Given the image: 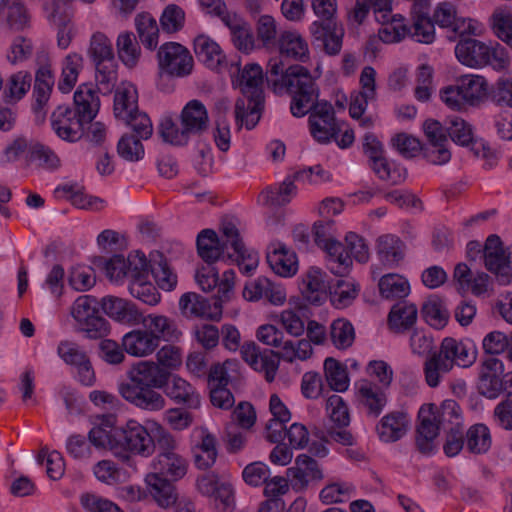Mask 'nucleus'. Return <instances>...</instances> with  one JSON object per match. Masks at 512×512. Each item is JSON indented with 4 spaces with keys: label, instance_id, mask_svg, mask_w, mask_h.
<instances>
[{
    "label": "nucleus",
    "instance_id": "obj_1",
    "mask_svg": "<svg viewBox=\"0 0 512 512\" xmlns=\"http://www.w3.org/2000/svg\"><path fill=\"white\" fill-rule=\"evenodd\" d=\"M267 73L275 93L295 91L290 105L293 116L303 117L310 110H315L319 96L315 80L322 74L320 64H317L314 72L311 73L306 67L299 64L285 68L283 60L274 57L268 63Z\"/></svg>",
    "mask_w": 512,
    "mask_h": 512
},
{
    "label": "nucleus",
    "instance_id": "obj_2",
    "mask_svg": "<svg viewBox=\"0 0 512 512\" xmlns=\"http://www.w3.org/2000/svg\"><path fill=\"white\" fill-rule=\"evenodd\" d=\"M129 382L119 384L118 391L130 404L147 411H159L165 407V398L155 388H162L168 378L154 361L134 363L127 371Z\"/></svg>",
    "mask_w": 512,
    "mask_h": 512
},
{
    "label": "nucleus",
    "instance_id": "obj_3",
    "mask_svg": "<svg viewBox=\"0 0 512 512\" xmlns=\"http://www.w3.org/2000/svg\"><path fill=\"white\" fill-rule=\"evenodd\" d=\"M242 97L236 101L235 117L240 125L252 129L258 123L264 104L263 71L259 64L249 63L236 80Z\"/></svg>",
    "mask_w": 512,
    "mask_h": 512
},
{
    "label": "nucleus",
    "instance_id": "obj_4",
    "mask_svg": "<svg viewBox=\"0 0 512 512\" xmlns=\"http://www.w3.org/2000/svg\"><path fill=\"white\" fill-rule=\"evenodd\" d=\"M235 279V271L232 269L222 273L220 288L213 303L197 293L183 294L179 300L182 315L187 318L219 321L223 314V304L230 301L234 295Z\"/></svg>",
    "mask_w": 512,
    "mask_h": 512
},
{
    "label": "nucleus",
    "instance_id": "obj_5",
    "mask_svg": "<svg viewBox=\"0 0 512 512\" xmlns=\"http://www.w3.org/2000/svg\"><path fill=\"white\" fill-rule=\"evenodd\" d=\"M222 344L229 350L235 352L240 348V355L253 370L264 375L268 382H273L279 369V360L274 356L273 351H262L253 341L245 342L240 346L241 335L238 328L232 324H224L221 327Z\"/></svg>",
    "mask_w": 512,
    "mask_h": 512
},
{
    "label": "nucleus",
    "instance_id": "obj_6",
    "mask_svg": "<svg viewBox=\"0 0 512 512\" xmlns=\"http://www.w3.org/2000/svg\"><path fill=\"white\" fill-rule=\"evenodd\" d=\"M159 447L158 455L152 461L154 472L172 480L183 478L188 470L187 460L177 453L175 437L158 421L149 422Z\"/></svg>",
    "mask_w": 512,
    "mask_h": 512
},
{
    "label": "nucleus",
    "instance_id": "obj_7",
    "mask_svg": "<svg viewBox=\"0 0 512 512\" xmlns=\"http://www.w3.org/2000/svg\"><path fill=\"white\" fill-rule=\"evenodd\" d=\"M455 55L458 61L470 68L487 65L494 69H504L509 64V57L504 47L488 44L476 39H466L457 43Z\"/></svg>",
    "mask_w": 512,
    "mask_h": 512
},
{
    "label": "nucleus",
    "instance_id": "obj_8",
    "mask_svg": "<svg viewBox=\"0 0 512 512\" xmlns=\"http://www.w3.org/2000/svg\"><path fill=\"white\" fill-rule=\"evenodd\" d=\"M154 419H147L145 424L136 419H129L121 427V450L119 458L123 461L129 460L130 455L149 457L155 452L156 442L153 438L152 428L149 422Z\"/></svg>",
    "mask_w": 512,
    "mask_h": 512
},
{
    "label": "nucleus",
    "instance_id": "obj_9",
    "mask_svg": "<svg viewBox=\"0 0 512 512\" xmlns=\"http://www.w3.org/2000/svg\"><path fill=\"white\" fill-rule=\"evenodd\" d=\"M159 75L183 78L190 75L194 68V59L188 48L178 42H167L160 46L157 53Z\"/></svg>",
    "mask_w": 512,
    "mask_h": 512
},
{
    "label": "nucleus",
    "instance_id": "obj_10",
    "mask_svg": "<svg viewBox=\"0 0 512 512\" xmlns=\"http://www.w3.org/2000/svg\"><path fill=\"white\" fill-rule=\"evenodd\" d=\"M71 315L90 338L102 337L109 331L108 322L99 315L97 301L92 296L78 297L71 307Z\"/></svg>",
    "mask_w": 512,
    "mask_h": 512
},
{
    "label": "nucleus",
    "instance_id": "obj_11",
    "mask_svg": "<svg viewBox=\"0 0 512 512\" xmlns=\"http://www.w3.org/2000/svg\"><path fill=\"white\" fill-rule=\"evenodd\" d=\"M440 405L423 404L418 412L416 444L423 454H430L436 449V439L442 423Z\"/></svg>",
    "mask_w": 512,
    "mask_h": 512
},
{
    "label": "nucleus",
    "instance_id": "obj_12",
    "mask_svg": "<svg viewBox=\"0 0 512 512\" xmlns=\"http://www.w3.org/2000/svg\"><path fill=\"white\" fill-rule=\"evenodd\" d=\"M485 266L504 284L512 282V246L503 247L497 235H490L484 247Z\"/></svg>",
    "mask_w": 512,
    "mask_h": 512
},
{
    "label": "nucleus",
    "instance_id": "obj_13",
    "mask_svg": "<svg viewBox=\"0 0 512 512\" xmlns=\"http://www.w3.org/2000/svg\"><path fill=\"white\" fill-rule=\"evenodd\" d=\"M197 491L221 506L223 511H231L235 506V494L230 483L222 481L215 473H207L197 478Z\"/></svg>",
    "mask_w": 512,
    "mask_h": 512
},
{
    "label": "nucleus",
    "instance_id": "obj_14",
    "mask_svg": "<svg viewBox=\"0 0 512 512\" xmlns=\"http://www.w3.org/2000/svg\"><path fill=\"white\" fill-rule=\"evenodd\" d=\"M437 355L444 361V368L451 370L454 366L467 368L477 359V350L474 345L452 337L442 340Z\"/></svg>",
    "mask_w": 512,
    "mask_h": 512
},
{
    "label": "nucleus",
    "instance_id": "obj_15",
    "mask_svg": "<svg viewBox=\"0 0 512 512\" xmlns=\"http://www.w3.org/2000/svg\"><path fill=\"white\" fill-rule=\"evenodd\" d=\"M299 290L311 305H322L328 298L329 281L325 271L317 266L306 269L300 278Z\"/></svg>",
    "mask_w": 512,
    "mask_h": 512
},
{
    "label": "nucleus",
    "instance_id": "obj_16",
    "mask_svg": "<svg viewBox=\"0 0 512 512\" xmlns=\"http://www.w3.org/2000/svg\"><path fill=\"white\" fill-rule=\"evenodd\" d=\"M86 122L67 105L58 106L51 115L53 131L59 138L68 142H76L83 137Z\"/></svg>",
    "mask_w": 512,
    "mask_h": 512
},
{
    "label": "nucleus",
    "instance_id": "obj_17",
    "mask_svg": "<svg viewBox=\"0 0 512 512\" xmlns=\"http://www.w3.org/2000/svg\"><path fill=\"white\" fill-rule=\"evenodd\" d=\"M286 476L293 487L299 490H305L311 484L324 479V473L319 463L307 454L296 456L294 464L287 469Z\"/></svg>",
    "mask_w": 512,
    "mask_h": 512
},
{
    "label": "nucleus",
    "instance_id": "obj_18",
    "mask_svg": "<svg viewBox=\"0 0 512 512\" xmlns=\"http://www.w3.org/2000/svg\"><path fill=\"white\" fill-rule=\"evenodd\" d=\"M355 399L368 416L375 418L382 413L387 404L384 390L367 379H360L355 383Z\"/></svg>",
    "mask_w": 512,
    "mask_h": 512
},
{
    "label": "nucleus",
    "instance_id": "obj_19",
    "mask_svg": "<svg viewBox=\"0 0 512 512\" xmlns=\"http://www.w3.org/2000/svg\"><path fill=\"white\" fill-rule=\"evenodd\" d=\"M194 439L193 453L194 462L198 469L206 470L211 468L217 459V440L206 427H196L192 432Z\"/></svg>",
    "mask_w": 512,
    "mask_h": 512
},
{
    "label": "nucleus",
    "instance_id": "obj_20",
    "mask_svg": "<svg viewBox=\"0 0 512 512\" xmlns=\"http://www.w3.org/2000/svg\"><path fill=\"white\" fill-rule=\"evenodd\" d=\"M225 224L222 225L220 236L211 229H204L197 236V253L208 264L218 261L225 253L230 252L231 241L224 235Z\"/></svg>",
    "mask_w": 512,
    "mask_h": 512
},
{
    "label": "nucleus",
    "instance_id": "obj_21",
    "mask_svg": "<svg viewBox=\"0 0 512 512\" xmlns=\"http://www.w3.org/2000/svg\"><path fill=\"white\" fill-rule=\"evenodd\" d=\"M266 258L271 269L281 277H292L298 271L296 253L283 242H270Z\"/></svg>",
    "mask_w": 512,
    "mask_h": 512
},
{
    "label": "nucleus",
    "instance_id": "obj_22",
    "mask_svg": "<svg viewBox=\"0 0 512 512\" xmlns=\"http://www.w3.org/2000/svg\"><path fill=\"white\" fill-rule=\"evenodd\" d=\"M448 132L453 142L458 145L470 147L477 157H488L490 151L486 143L475 136L470 123L460 117H454L449 122Z\"/></svg>",
    "mask_w": 512,
    "mask_h": 512
},
{
    "label": "nucleus",
    "instance_id": "obj_23",
    "mask_svg": "<svg viewBox=\"0 0 512 512\" xmlns=\"http://www.w3.org/2000/svg\"><path fill=\"white\" fill-rule=\"evenodd\" d=\"M194 52L208 69L221 71L227 65V59L220 45L210 36L199 34L193 41Z\"/></svg>",
    "mask_w": 512,
    "mask_h": 512
},
{
    "label": "nucleus",
    "instance_id": "obj_24",
    "mask_svg": "<svg viewBox=\"0 0 512 512\" xmlns=\"http://www.w3.org/2000/svg\"><path fill=\"white\" fill-rule=\"evenodd\" d=\"M312 136L319 142L326 143L336 134V123L332 106L319 102L309 117Z\"/></svg>",
    "mask_w": 512,
    "mask_h": 512
},
{
    "label": "nucleus",
    "instance_id": "obj_25",
    "mask_svg": "<svg viewBox=\"0 0 512 512\" xmlns=\"http://www.w3.org/2000/svg\"><path fill=\"white\" fill-rule=\"evenodd\" d=\"M224 235L228 241H231L232 252H228V257L233 258L244 272L254 271L259 263L258 254L245 248L239 231L233 223L227 222L224 225Z\"/></svg>",
    "mask_w": 512,
    "mask_h": 512
},
{
    "label": "nucleus",
    "instance_id": "obj_26",
    "mask_svg": "<svg viewBox=\"0 0 512 512\" xmlns=\"http://www.w3.org/2000/svg\"><path fill=\"white\" fill-rule=\"evenodd\" d=\"M146 492L155 503L163 509L170 508L178 502L176 488L169 480L157 472H150L144 479Z\"/></svg>",
    "mask_w": 512,
    "mask_h": 512
},
{
    "label": "nucleus",
    "instance_id": "obj_27",
    "mask_svg": "<svg viewBox=\"0 0 512 512\" xmlns=\"http://www.w3.org/2000/svg\"><path fill=\"white\" fill-rule=\"evenodd\" d=\"M279 53L294 61L306 63L310 60V48L306 38L297 30H285L278 38Z\"/></svg>",
    "mask_w": 512,
    "mask_h": 512
},
{
    "label": "nucleus",
    "instance_id": "obj_28",
    "mask_svg": "<svg viewBox=\"0 0 512 512\" xmlns=\"http://www.w3.org/2000/svg\"><path fill=\"white\" fill-rule=\"evenodd\" d=\"M142 328L153 336L158 345L161 341H177L182 332L174 319L161 314H148L142 320Z\"/></svg>",
    "mask_w": 512,
    "mask_h": 512
},
{
    "label": "nucleus",
    "instance_id": "obj_29",
    "mask_svg": "<svg viewBox=\"0 0 512 512\" xmlns=\"http://www.w3.org/2000/svg\"><path fill=\"white\" fill-rule=\"evenodd\" d=\"M223 24L230 30L232 44L238 51L248 55L256 49V37L242 16L235 12Z\"/></svg>",
    "mask_w": 512,
    "mask_h": 512
},
{
    "label": "nucleus",
    "instance_id": "obj_30",
    "mask_svg": "<svg viewBox=\"0 0 512 512\" xmlns=\"http://www.w3.org/2000/svg\"><path fill=\"white\" fill-rule=\"evenodd\" d=\"M0 22L14 31L31 26V14L22 0H0Z\"/></svg>",
    "mask_w": 512,
    "mask_h": 512
},
{
    "label": "nucleus",
    "instance_id": "obj_31",
    "mask_svg": "<svg viewBox=\"0 0 512 512\" xmlns=\"http://www.w3.org/2000/svg\"><path fill=\"white\" fill-rule=\"evenodd\" d=\"M375 20L381 25L377 37L383 43H398L410 33L405 18L401 14H393L389 11L375 16Z\"/></svg>",
    "mask_w": 512,
    "mask_h": 512
},
{
    "label": "nucleus",
    "instance_id": "obj_32",
    "mask_svg": "<svg viewBox=\"0 0 512 512\" xmlns=\"http://www.w3.org/2000/svg\"><path fill=\"white\" fill-rule=\"evenodd\" d=\"M376 254L384 268H397L404 260L405 245L397 236L382 235L376 241Z\"/></svg>",
    "mask_w": 512,
    "mask_h": 512
},
{
    "label": "nucleus",
    "instance_id": "obj_33",
    "mask_svg": "<svg viewBox=\"0 0 512 512\" xmlns=\"http://www.w3.org/2000/svg\"><path fill=\"white\" fill-rule=\"evenodd\" d=\"M122 347L132 357L145 358L152 355L159 345L153 336L143 328H138L122 337Z\"/></svg>",
    "mask_w": 512,
    "mask_h": 512
},
{
    "label": "nucleus",
    "instance_id": "obj_34",
    "mask_svg": "<svg viewBox=\"0 0 512 512\" xmlns=\"http://www.w3.org/2000/svg\"><path fill=\"white\" fill-rule=\"evenodd\" d=\"M310 32L316 40H320L323 43L326 54L334 56L340 53L345 34L341 24L337 22L331 24L313 22L310 27Z\"/></svg>",
    "mask_w": 512,
    "mask_h": 512
},
{
    "label": "nucleus",
    "instance_id": "obj_35",
    "mask_svg": "<svg viewBox=\"0 0 512 512\" xmlns=\"http://www.w3.org/2000/svg\"><path fill=\"white\" fill-rule=\"evenodd\" d=\"M73 100V111L86 123L92 121L98 114L100 109V98L92 85H80L74 93Z\"/></svg>",
    "mask_w": 512,
    "mask_h": 512
},
{
    "label": "nucleus",
    "instance_id": "obj_36",
    "mask_svg": "<svg viewBox=\"0 0 512 512\" xmlns=\"http://www.w3.org/2000/svg\"><path fill=\"white\" fill-rule=\"evenodd\" d=\"M120 438L121 427H115L114 422L109 419L93 427L89 432V440L94 446L108 449L118 458L121 450Z\"/></svg>",
    "mask_w": 512,
    "mask_h": 512
},
{
    "label": "nucleus",
    "instance_id": "obj_37",
    "mask_svg": "<svg viewBox=\"0 0 512 512\" xmlns=\"http://www.w3.org/2000/svg\"><path fill=\"white\" fill-rule=\"evenodd\" d=\"M504 371L503 362L494 357L486 358L481 364L480 388L489 398H494L501 390L500 375Z\"/></svg>",
    "mask_w": 512,
    "mask_h": 512
},
{
    "label": "nucleus",
    "instance_id": "obj_38",
    "mask_svg": "<svg viewBox=\"0 0 512 512\" xmlns=\"http://www.w3.org/2000/svg\"><path fill=\"white\" fill-rule=\"evenodd\" d=\"M410 421L403 412H391L384 416L377 425L379 438L384 442H395L409 430Z\"/></svg>",
    "mask_w": 512,
    "mask_h": 512
},
{
    "label": "nucleus",
    "instance_id": "obj_39",
    "mask_svg": "<svg viewBox=\"0 0 512 512\" xmlns=\"http://www.w3.org/2000/svg\"><path fill=\"white\" fill-rule=\"evenodd\" d=\"M138 109V91L136 86L128 81H123L115 90L114 115L117 119H129L131 113Z\"/></svg>",
    "mask_w": 512,
    "mask_h": 512
},
{
    "label": "nucleus",
    "instance_id": "obj_40",
    "mask_svg": "<svg viewBox=\"0 0 512 512\" xmlns=\"http://www.w3.org/2000/svg\"><path fill=\"white\" fill-rule=\"evenodd\" d=\"M167 396L178 404L186 405L197 409L200 407L201 399L196 389L185 379L173 376L170 382H166Z\"/></svg>",
    "mask_w": 512,
    "mask_h": 512
},
{
    "label": "nucleus",
    "instance_id": "obj_41",
    "mask_svg": "<svg viewBox=\"0 0 512 512\" xmlns=\"http://www.w3.org/2000/svg\"><path fill=\"white\" fill-rule=\"evenodd\" d=\"M323 375L328 387L337 393L346 392L350 386V375L347 366L335 359L327 357L323 362Z\"/></svg>",
    "mask_w": 512,
    "mask_h": 512
},
{
    "label": "nucleus",
    "instance_id": "obj_42",
    "mask_svg": "<svg viewBox=\"0 0 512 512\" xmlns=\"http://www.w3.org/2000/svg\"><path fill=\"white\" fill-rule=\"evenodd\" d=\"M488 25L492 33L512 48V8L507 5L496 6L489 18Z\"/></svg>",
    "mask_w": 512,
    "mask_h": 512
},
{
    "label": "nucleus",
    "instance_id": "obj_43",
    "mask_svg": "<svg viewBox=\"0 0 512 512\" xmlns=\"http://www.w3.org/2000/svg\"><path fill=\"white\" fill-rule=\"evenodd\" d=\"M457 81L466 104L476 105L489 95V84L481 75H463Z\"/></svg>",
    "mask_w": 512,
    "mask_h": 512
},
{
    "label": "nucleus",
    "instance_id": "obj_44",
    "mask_svg": "<svg viewBox=\"0 0 512 512\" xmlns=\"http://www.w3.org/2000/svg\"><path fill=\"white\" fill-rule=\"evenodd\" d=\"M314 347L310 346V341L304 338L283 339L278 350V357L285 363L294 364L305 362L314 356Z\"/></svg>",
    "mask_w": 512,
    "mask_h": 512
},
{
    "label": "nucleus",
    "instance_id": "obj_45",
    "mask_svg": "<svg viewBox=\"0 0 512 512\" xmlns=\"http://www.w3.org/2000/svg\"><path fill=\"white\" fill-rule=\"evenodd\" d=\"M181 124L193 134L205 130L209 123V116L206 107L199 100L189 101L181 111Z\"/></svg>",
    "mask_w": 512,
    "mask_h": 512
},
{
    "label": "nucleus",
    "instance_id": "obj_46",
    "mask_svg": "<svg viewBox=\"0 0 512 512\" xmlns=\"http://www.w3.org/2000/svg\"><path fill=\"white\" fill-rule=\"evenodd\" d=\"M417 318L418 309L414 303L399 302L389 312L388 325L392 331L402 333L410 329L416 323Z\"/></svg>",
    "mask_w": 512,
    "mask_h": 512
},
{
    "label": "nucleus",
    "instance_id": "obj_47",
    "mask_svg": "<svg viewBox=\"0 0 512 512\" xmlns=\"http://www.w3.org/2000/svg\"><path fill=\"white\" fill-rule=\"evenodd\" d=\"M103 312L120 323H132L137 320L138 312L133 304L116 296H105L101 300Z\"/></svg>",
    "mask_w": 512,
    "mask_h": 512
},
{
    "label": "nucleus",
    "instance_id": "obj_48",
    "mask_svg": "<svg viewBox=\"0 0 512 512\" xmlns=\"http://www.w3.org/2000/svg\"><path fill=\"white\" fill-rule=\"evenodd\" d=\"M117 56L124 66L135 68L141 58V47L131 31H123L116 38Z\"/></svg>",
    "mask_w": 512,
    "mask_h": 512
},
{
    "label": "nucleus",
    "instance_id": "obj_49",
    "mask_svg": "<svg viewBox=\"0 0 512 512\" xmlns=\"http://www.w3.org/2000/svg\"><path fill=\"white\" fill-rule=\"evenodd\" d=\"M378 290L382 298L395 300L405 298L410 294V283L408 279L398 273H387L378 280Z\"/></svg>",
    "mask_w": 512,
    "mask_h": 512
},
{
    "label": "nucleus",
    "instance_id": "obj_50",
    "mask_svg": "<svg viewBox=\"0 0 512 512\" xmlns=\"http://www.w3.org/2000/svg\"><path fill=\"white\" fill-rule=\"evenodd\" d=\"M328 269L335 275H345L352 268L353 260L340 241H333L325 246Z\"/></svg>",
    "mask_w": 512,
    "mask_h": 512
},
{
    "label": "nucleus",
    "instance_id": "obj_51",
    "mask_svg": "<svg viewBox=\"0 0 512 512\" xmlns=\"http://www.w3.org/2000/svg\"><path fill=\"white\" fill-rule=\"evenodd\" d=\"M62 197L67 199L73 206L79 209H86L90 211L102 210L106 202L105 200L85 193L82 189L76 186L65 185L56 190Z\"/></svg>",
    "mask_w": 512,
    "mask_h": 512
},
{
    "label": "nucleus",
    "instance_id": "obj_52",
    "mask_svg": "<svg viewBox=\"0 0 512 512\" xmlns=\"http://www.w3.org/2000/svg\"><path fill=\"white\" fill-rule=\"evenodd\" d=\"M83 67L84 58L78 53H70L64 58L62 63L61 79L58 83V87L62 92L68 93L73 89Z\"/></svg>",
    "mask_w": 512,
    "mask_h": 512
},
{
    "label": "nucleus",
    "instance_id": "obj_53",
    "mask_svg": "<svg viewBox=\"0 0 512 512\" xmlns=\"http://www.w3.org/2000/svg\"><path fill=\"white\" fill-rule=\"evenodd\" d=\"M421 312L425 322L434 329H443L450 317L444 301L437 296L429 297L424 302Z\"/></svg>",
    "mask_w": 512,
    "mask_h": 512
},
{
    "label": "nucleus",
    "instance_id": "obj_54",
    "mask_svg": "<svg viewBox=\"0 0 512 512\" xmlns=\"http://www.w3.org/2000/svg\"><path fill=\"white\" fill-rule=\"evenodd\" d=\"M135 27L143 45L154 50L159 43V26L149 12H141L135 17Z\"/></svg>",
    "mask_w": 512,
    "mask_h": 512
},
{
    "label": "nucleus",
    "instance_id": "obj_55",
    "mask_svg": "<svg viewBox=\"0 0 512 512\" xmlns=\"http://www.w3.org/2000/svg\"><path fill=\"white\" fill-rule=\"evenodd\" d=\"M159 23L164 33L176 34L185 27L186 12L183 7L170 3L162 10Z\"/></svg>",
    "mask_w": 512,
    "mask_h": 512
},
{
    "label": "nucleus",
    "instance_id": "obj_56",
    "mask_svg": "<svg viewBox=\"0 0 512 512\" xmlns=\"http://www.w3.org/2000/svg\"><path fill=\"white\" fill-rule=\"evenodd\" d=\"M360 285L354 279L338 280L331 293V303L338 309L350 306L357 298Z\"/></svg>",
    "mask_w": 512,
    "mask_h": 512
},
{
    "label": "nucleus",
    "instance_id": "obj_57",
    "mask_svg": "<svg viewBox=\"0 0 512 512\" xmlns=\"http://www.w3.org/2000/svg\"><path fill=\"white\" fill-rule=\"evenodd\" d=\"M254 27L256 40L261 46L268 48L278 43V23L272 15H260Z\"/></svg>",
    "mask_w": 512,
    "mask_h": 512
},
{
    "label": "nucleus",
    "instance_id": "obj_58",
    "mask_svg": "<svg viewBox=\"0 0 512 512\" xmlns=\"http://www.w3.org/2000/svg\"><path fill=\"white\" fill-rule=\"evenodd\" d=\"M370 167L379 179L392 185L400 184L406 179V169L400 164L388 160L386 157L370 164Z\"/></svg>",
    "mask_w": 512,
    "mask_h": 512
},
{
    "label": "nucleus",
    "instance_id": "obj_59",
    "mask_svg": "<svg viewBox=\"0 0 512 512\" xmlns=\"http://www.w3.org/2000/svg\"><path fill=\"white\" fill-rule=\"evenodd\" d=\"M239 374V362L236 359H227L222 363L211 366L208 380L210 386H227Z\"/></svg>",
    "mask_w": 512,
    "mask_h": 512
},
{
    "label": "nucleus",
    "instance_id": "obj_60",
    "mask_svg": "<svg viewBox=\"0 0 512 512\" xmlns=\"http://www.w3.org/2000/svg\"><path fill=\"white\" fill-rule=\"evenodd\" d=\"M467 449L474 454L486 453L491 447L489 429L483 424H476L466 433Z\"/></svg>",
    "mask_w": 512,
    "mask_h": 512
},
{
    "label": "nucleus",
    "instance_id": "obj_61",
    "mask_svg": "<svg viewBox=\"0 0 512 512\" xmlns=\"http://www.w3.org/2000/svg\"><path fill=\"white\" fill-rule=\"evenodd\" d=\"M330 335L332 343L339 350L349 348L355 340L353 325L348 320L342 318L332 322Z\"/></svg>",
    "mask_w": 512,
    "mask_h": 512
},
{
    "label": "nucleus",
    "instance_id": "obj_62",
    "mask_svg": "<svg viewBox=\"0 0 512 512\" xmlns=\"http://www.w3.org/2000/svg\"><path fill=\"white\" fill-rule=\"evenodd\" d=\"M325 410L328 418L338 427H346L350 423L349 408L345 400L332 394L326 400Z\"/></svg>",
    "mask_w": 512,
    "mask_h": 512
},
{
    "label": "nucleus",
    "instance_id": "obj_63",
    "mask_svg": "<svg viewBox=\"0 0 512 512\" xmlns=\"http://www.w3.org/2000/svg\"><path fill=\"white\" fill-rule=\"evenodd\" d=\"M159 130L163 140L173 145H184L191 136V133L181 122L177 123L171 118L162 120Z\"/></svg>",
    "mask_w": 512,
    "mask_h": 512
},
{
    "label": "nucleus",
    "instance_id": "obj_64",
    "mask_svg": "<svg viewBox=\"0 0 512 512\" xmlns=\"http://www.w3.org/2000/svg\"><path fill=\"white\" fill-rule=\"evenodd\" d=\"M80 503L87 512H124L112 501L89 492L81 495Z\"/></svg>",
    "mask_w": 512,
    "mask_h": 512
}]
</instances>
